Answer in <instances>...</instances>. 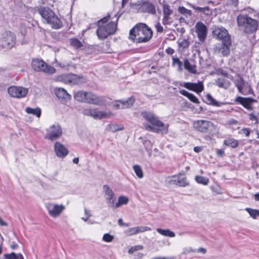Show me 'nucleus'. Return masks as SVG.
<instances>
[{"instance_id": "obj_64", "label": "nucleus", "mask_w": 259, "mask_h": 259, "mask_svg": "<svg viewBox=\"0 0 259 259\" xmlns=\"http://www.w3.org/2000/svg\"><path fill=\"white\" fill-rule=\"evenodd\" d=\"M152 259H172V258L170 257L157 256V257H155Z\"/></svg>"}, {"instance_id": "obj_40", "label": "nucleus", "mask_w": 259, "mask_h": 259, "mask_svg": "<svg viewBox=\"0 0 259 259\" xmlns=\"http://www.w3.org/2000/svg\"><path fill=\"white\" fill-rule=\"evenodd\" d=\"M206 99L207 100L208 104L215 106H220L221 105V102L216 101L209 94L206 95Z\"/></svg>"}, {"instance_id": "obj_17", "label": "nucleus", "mask_w": 259, "mask_h": 259, "mask_svg": "<svg viewBox=\"0 0 259 259\" xmlns=\"http://www.w3.org/2000/svg\"><path fill=\"white\" fill-rule=\"evenodd\" d=\"M85 103L97 105H104L105 104V98L102 97H98L91 92H86Z\"/></svg>"}, {"instance_id": "obj_1", "label": "nucleus", "mask_w": 259, "mask_h": 259, "mask_svg": "<svg viewBox=\"0 0 259 259\" xmlns=\"http://www.w3.org/2000/svg\"><path fill=\"white\" fill-rule=\"evenodd\" d=\"M120 16L118 13L112 12L98 21L96 33L99 39H104L115 33Z\"/></svg>"}, {"instance_id": "obj_33", "label": "nucleus", "mask_w": 259, "mask_h": 259, "mask_svg": "<svg viewBox=\"0 0 259 259\" xmlns=\"http://www.w3.org/2000/svg\"><path fill=\"white\" fill-rule=\"evenodd\" d=\"M124 126L122 124H110L107 127V130L111 132H116L118 131H121L123 129Z\"/></svg>"}, {"instance_id": "obj_56", "label": "nucleus", "mask_w": 259, "mask_h": 259, "mask_svg": "<svg viewBox=\"0 0 259 259\" xmlns=\"http://www.w3.org/2000/svg\"><path fill=\"white\" fill-rule=\"evenodd\" d=\"M180 93L181 95H182L185 97H188L189 96V95H190V93L188 92L187 91H186L184 90H181L180 91Z\"/></svg>"}, {"instance_id": "obj_59", "label": "nucleus", "mask_w": 259, "mask_h": 259, "mask_svg": "<svg viewBox=\"0 0 259 259\" xmlns=\"http://www.w3.org/2000/svg\"><path fill=\"white\" fill-rule=\"evenodd\" d=\"M202 253V254H205L206 252V249L203 247H200L198 249L196 250V252Z\"/></svg>"}, {"instance_id": "obj_52", "label": "nucleus", "mask_w": 259, "mask_h": 259, "mask_svg": "<svg viewBox=\"0 0 259 259\" xmlns=\"http://www.w3.org/2000/svg\"><path fill=\"white\" fill-rule=\"evenodd\" d=\"M190 101L195 103H199L198 99L192 94L190 93L187 97Z\"/></svg>"}, {"instance_id": "obj_34", "label": "nucleus", "mask_w": 259, "mask_h": 259, "mask_svg": "<svg viewBox=\"0 0 259 259\" xmlns=\"http://www.w3.org/2000/svg\"><path fill=\"white\" fill-rule=\"evenodd\" d=\"M224 144L229 147L235 148L238 146V141L233 138H227L224 141Z\"/></svg>"}, {"instance_id": "obj_29", "label": "nucleus", "mask_w": 259, "mask_h": 259, "mask_svg": "<svg viewBox=\"0 0 259 259\" xmlns=\"http://www.w3.org/2000/svg\"><path fill=\"white\" fill-rule=\"evenodd\" d=\"M142 9L144 12H146L151 14L155 13V8L154 6L149 2L145 3L142 6Z\"/></svg>"}, {"instance_id": "obj_62", "label": "nucleus", "mask_w": 259, "mask_h": 259, "mask_svg": "<svg viewBox=\"0 0 259 259\" xmlns=\"http://www.w3.org/2000/svg\"><path fill=\"white\" fill-rule=\"evenodd\" d=\"M203 148L202 147L196 146L194 147V151L196 153H199L202 150Z\"/></svg>"}, {"instance_id": "obj_39", "label": "nucleus", "mask_w": 259, "mask_h": 259, "mask_svg": "<svg viewBox=\"0 0 259 259\" xmlns=\"http://www.w3.org/2000/svg\"><path fill=\"white\" fill-rule=\"evenodd\" d=\"M245 210L249 213L250 217L253 219H257L259 217V210L254 209L251 208H246Z\"/></svg>"}, {"instance_id": "obj_26", "label": "nucleus", "mask_w": 259, "mask_h": 259, "mask_svg": "<svg viewBox=\"0 0 259 259\" xmlns=\"http://www.w3.org/2000/svg\"><path fill=\"white\" fill-rule=\"evenodd\" d=\"M56 96L60 99L68 100L71 99V96L63 88H57L55 90Z\"/></svg>"}, {"instance_id": "obj_43", "label": "nucleus", "mask_w": 259, "mask_h": 259, "mask_svg": "<svg viewBox=\"0 0 259 259\" xmlns=\"http://www.w3.org/2000/svg\"><path fill=\"white\" fill-rule=\"evenodd\" d=\"M178 11L186 17H189L191 15V11L186 9L184 7H179L178 8Z\"/></svg>"}, {"instance_id": "obj_11", "label": "nucleus", "mask_w": 259, "mask_h": 259, "mask_svg": "<svg viewBox=\"0 0 259 259\" xmlns=\"http://www.w3.org/2000/svg\"><path fill=\"white\" fill-rule=\"evenodd\" d=\"M212 35L215 38L222 40V42L231 40L227 30L223 27L215 28L212 31Z\"/></svg>"}, {"instance_id": "obj_35", "label": "nucleus", "mask_w": 259, "mask_h": 259, "mask_svg": "<svg viewBox=\"0 0 259 259\" xmlns=\"http://www.w3.org/2000/svg\"><path fill=\"white\" fill-rule=\"evenodd\" d=\"M184 66L185 68L192 73L196 72V66L191 64L188 60H185L184 61Z\"/></svg>"}, {"instance_id": "obj_5", "label": "nucleus", "mask_w": 259, "mask_h": 259, "mask_svg": "<svg viewBox=\"0 0 259 259\" xmlns=\"http://www.w3.org/2000/svg\"><path fill=\"white\" fill-rule=\"evenodd\" d=\"M193 127L201 133L211 134L216 130V126L212 122L204 119L194 121Z\"/></svg>"}, {"instance_id": "obj_12", "label": "nucleus", "mask_w": 259, "mask_h": 259, "mask_svg": "<svg viewBox=\"0 0 259 259\" xmlns=\"http://www.w3.org/2000/svg\"><path fill=\"white\" fill-rule=\"evenodd\" d=\"M170 184L176 185L179 187H186L189 185V182L185 177V174L180 173L178 175L172 176L168 178Z\"/></svg>"}, {"instance_id": "obj_51", "label": "nucleus", "mask_w": 259, "mask_h": 259, "mask_svg": "<svg viewBox=\"0 0 259 259\" xmlns=\"http://www.w3.org/2000/svg\"><path fill=\"white\" fill-rule=\"evenodd\" d=\"M196 252V249H193L191 247H185L183 248V253L186 254L191 252Z\"/></svg>"}, {"instance_id": "obj_63", "label": "nucleus", "mask_w": 259, "mask_h": 259, "mask_svg": "<svg viewBox=\"0 0 259 259\" xmlns=\"http://www.w3.org/2000/svg\"><path fill=\"white\" fill-rule=\"evenodd\" d=\"M84 213L86 217H91L92 216L91 212L90 210H88L87 209H84Z\"/></svg>"}, {"instance_id": "obj_60", "label": "nucleus", "mask_w": 259, "mask_h": 259, "mask_svg": "<svg viewBox=\"0 0 259 259\" xmlns=\"http://www.w3.org/2000/svg\"><path fill=\"white\" fill-rule=\"evenodd\" d=\"M118 223L119 225L120 226H124L125 227L128 226V225L127 224H125V223H123L122 219H119L118 220Z\"/></svg>"}, {"instance_id": "obj_57", "label": "nucleus", "mask_w": 259, "mask_h": 259, "mask_svg": "<svg viewBox=\"0 0 259 259\" xmlns=\"http://www.w3.org/2000/svg\"><path fill=\"white\" fill-rule=\"evenodd\" d=\"M242 131L243 134L244 135H245V136L246 137L249 136V135L250 134V131L248 128H243V129H242Z\"/></svg>"}, {"instance_id": "obj_15", "label": "nucleus", "mask_w": 259, "mask_h": 259, "mask_svg": "<svg viewBox=\"0 0 259 259\" xmlns=\"http://www.w3.org/2000/svg\"><path fill=\"white\" fill-rule=\"evenodd\" d=\"M141 114L145 120L156 127L163 126L164 125V124L159 119V118L153 113L144 111L142 112Z\"/></svg>"}, {"instance_id": "obj_48", "label": "nucleus", "mask_w": 259, "mask_h": 259, "mask_svg": "<svg viewBox=\"0 0 259 259\" xmlns=\"http://www.w3.org/2000/svg\"><path fill=\"white\" fill-rule=\"evenodd\" d=\"M114 109H123V106L122 105L121 100L115 101L113 105Z\"/></svg>"}, {"instance_id": "obj_61", "label": "nucleus", "mask_w": 259, "mask_h": 259, "mask_svg": "<svg viewBox=\"0 0 259 259\" xmlns=\"http://www.w3.org/2000/svg\"><path fill=\"white\" fill-rule=\"evenodd\" d=\"M221 74L222 75H223L224 76L227 77V78H230V79H232V76H230V75L228 74V73L227 72L225 71H221Z\"/></svg>"}, {"instance_id": "obj_21", "label": "nucleus", "mask_w": 259, "mask_h": 259, "mask_svg": "<svg viewBox=\"0 0 259 259\" xmlns=\"http://www.w3.org/2000/svg\"><path fill=\"white\" fill-rule=\"evenodd\" d=\"M183 86L186 89L197 93L202 92L204 90L202 81H198L197 83L185 82Z\"/></svg>"}, {"instance_id": "obj_46", "label": "nucleus", "mask_w": 259, "mask_h": 259, "mask_svg": "<svg viewBox=\"0 0 259 259\" xmlns=\"http://www.w3.org/2000/svg\"><path fill=\"white\" fill-rule=\"evenodd\" d=\"M70 44L76 48H79L81 46V42L77 39H71L70 40Z\"/></svg>"}, {"instance_id": "obj_13", "label": "nucleus", "mask_w": 259, "mask_h": 259, "mask_svg": "<svg viewBox=\"0 0 259 259\" xmlns=\"http://www.w3.org/2000/svg\"><path fill=\"white\" fill-rule=\"evenodd\" d=\"M103 192L108 206L114 209L116 199L113 191L108 185H104Z\"/></svg>"}, {"instance_id": "obj_8", "label": "nucleus", "mask_w": 259, "mask_h": 259, "mask_svg": "<svg viewBox=\"0 0 259 259\" xmlns=\"http://www.w3.org/2000/svg\"><path fill=\"white\" fill-rule=\"evenodd\" d=\"M56 80L65 83L72 84H79L84 81V79L82 76H79L73 74H63L58 75L56 77Z\"/></svg>"}, {"instance_id": "obj_38", "label": "nucleus", "mask_w": 259, "mask_h": 259, "mask_svg": "<svg viewBox=\"0 0 259 259\" xmlns=\"http://www.w3.org/2000/svg\"><path fill=\"white\" fill-rule=\"evenodd\" d=\"M85 93L83 91L77 92L74 94V97L76 100L85 103Z\"/></svg>"}, {"instance_id": "obj_4", "label": "nucleus", "mask_w": 259, "mask_h": 259, "mask_svg": "<svg viewBox=\"0 0 259 259\" xmlns=\"http://www.w3.org/2000/svg\"><path fill=\"white\" fill-rule=\"evenodd\" d=\"M237 24L246 33H251L255 31L258 27V21L247 15L240 14L237 17Z\"/></svg>"}, {"instance_id": "obj_2", "label": "nucleus", "mask_w": 259, "mask_h": 259, "mask_svg": "<svg viewBox=\"0 0 259 259\" xmlns=\"http://www.w3.org/2000/svg\"><path fill=\"white\" fill-rule=\"evenodd\" d=\"M153 31L146 24L139 23L130 31L129 38L137 43L147 42L152 38Z\"/></svg>"}, {"instance_id": "obj_47", "label": "nucleus", "mask_w": 259, "mask_h": 259, "mask_svg": "<svg viewBox=\"0 0 259 259\" xmlns=\"http://www.w3.org/2000/svg\"><path fill=\"white\" fill-rule=\"evenodd\" d=\"M172 64L177 65L178 67V69L180 71H182V63L180 61V60L178 58H172Z\"/></svg>"}, {"instance_id": "obj_20", "label": "nucleus", "mask_w": 259, "mask_h": 259, "mask_svg": "<svg viewBox=\"0 0 259 259\" xmlns=\"http://www.w3.org/2000/svg\"><path fill=\"white\" fill-rule=\"evenodd\" d=\"M235 101L241 104L244 108L248 110H252L253 104L256 102V101L253 99L242 97H237Z\"/></svg>"}, {"instance_id": "obj_55", "label": "nucleus", "mask_w": 259, "mask_h": 259, "mask_svg": "<svg viewBox=\"0 0 259 259\" xmlns=\"http://www.w3.org/2000/svg\"><path fill=\"white\" fill-rule=\"evenodd\" d=\"M18 244L14 241L12 242L10 247L12 249L15 250L18 248Z\"/></svg>"}, {"instance_id": "obj_42", "label": "nucleus", "mask_w": 259, "mask_h": 259, "mask_svg": "<svg viewBox=\"0 0 259 259\" xmlns=\"http://www.w3.org/2000/svg\"><path fill=\"white\" fill-rule=\"evenodd\" d=\"M195 180L198 183L204 185H207L209 182V179L208 178L200 176H196Z\"/></svg>"}, {"instance_id": "obj_3", "label": "nucleus", "mask_w": 259, "mask_h": 259, "mask_svg": "<svg viewBox=\"0 0 259 259\" xmlns=\"http://www.w3.org/2000/svg\"><path fill=\"white\" fill-rule=\"evenodd\" d=\"M38 12L44 22L50 24L53 28L59 29L62 27L63 24L61 20L50 8L40 7L38 9Z\"/></svg>"}, {"instance_id": "obj_22", "label": "nucleus", "mask_w": 259, "mask_h": 259, "mask_svg": "<svg viewBox=\"0 0 259 259\" xmlns=\"http://www.w3.org/2000/svg\"><path fill=\"white\" fill-rule=\"evenodd\" d=\"M151 229L146 226H137L135 227L130 228L124 231V233L128 236H132L140 233L144 232L145 231H150Z\"/></svg>"}, {"instance_id": "obj_41", "label": "nucleus", "mask_w": 259, "mask_h": 259, "mask_svg": "<svg viewBox=\"0 0 259 259\" xmlns=\"http://www.w3.org/2000/svg\"><path fill=\"white\" fill-rule=\"evenodd\" d=\"M133 169L136 173L137 176L139 179L143 178L144 175L141 167L139 165H135L133 166Z\"/></svg>"}, {"instance_id": "obj_30", "label": "nucleus", "mask_w": 259, "mask_h": 259, "mask_svg": "<svg viewBox=\"0 0 259 259\" xmlns=\"http://www.w3.org/2000/svg\"><path fill=\"white\" fill-rule=\"evenodd\" d=\"M234 83L237 88L238 91L240 93H242L245 84L243 78L238 75L237 78L234 80Z\"/></svg>"}, {"instance_id": "obj_23", "label": "nucleus", "mask_w": 259, "mask_h": 259, "mask_svg": "<svg viewBox=\"0 0 259 259\" xmlns=\"http://www.w3.org/2000/svg\"><path fill=\"white\" fill-rule=\"evenodd\" d=\"M144 126L146 130L153 131L157 133L166 134L168 132V125H164L161 127H154L148 124H144Z\"/></svg>"}, {"instance_id": "obj_54", "label": "nucleus", "mask_w": 259, "mask_h": 259, "mask_svg": "<svg viewBox=\"0 0 259 259\" xmlns=\"http://www.w3.org/2000/svg\"><path fill=\"white\" fill-rule=\"evenodd\" d=\"M155 28L157 32L161 33L163 31V28L162 25L160 24L159 22H158L156 24Z\"/></svg>"}, {"instance_id": "obj_32", "label": "nucleus", "mask_w": 259, "mask_h": 259, "mask_svg": "<svg viewBox=\"0 0 259 259\" xmlns=\"http://www.w3.org/2000/svg\"><path fill=\"white\" fill-rule=\"evenodd\" d=\"M25 111L27 113L35 115L37 117H39L41 114V110L38 107L32 108L27 107L25 108Z\"/></svg>"}, {"instance_id": "obj_50", "label": "nucleus", "mask_w": 259, "mask_h": 259, "mask_svg": "<svg viewBox=\"0 0 259 259\" xmlns=\"http://www.w3.org/2000/svg\"><path fill=\"white\" fill-rule=\"evenodd\" d=\"M198 10L199 12H203L206 15H209L210 14V11L208 7H199Z\"/></svg>"}, {"instance_id": "obj_14", "label": "nucleus", "mask_w": 259, "mask_h": 259, "mask_svg": "<svg viewBox=\"0 0 259 259\" xmlns=\"http://www.w3.org/2000/svg\"><path fill=\"white\" fill-rule=\"evenodd\" d=\"M9 94L14 98H20L26 96L28 89L22 87L12 86L8 89Z\"/></svg>"}, {"instance_id": "obj_16", "label": "nucleus", "mask_w": 259, "mask_h": 259, "mask_svg": "<svg viewBox=\"0 0 259 259\" xmlns=\"http://www.w3.org/2000/svg\"><path fill=\"white\" fill-rule=\"evenodd\" d=\"M231 44V40L222 42L221 44L216 45L214 48V52L215 53L221 54L223 56H227L230 54Z\"/></svg>"}, {"instance_id": "obj_36", "label": "nucleus", "mask_w": 259, "mask_h": 259, "mask_svg": "<svg viewBox=\"0 0 259 259\" xmlns=\"http://www.w3.org/2000/svg\"><path fill=\"white\" fill-rule=\"evenodd\" d=\"M135 101V99L134 97H131L128 98L126 100H122V105L123 109L130 108L131 107Z\"/></svg>"}, {"instance_id": "obj_24", "label": "nucleus", "mask_w": 259, "mask_h": 259, "mask_svg": "<svg viewBox=\"0 0 259 259\" xmlns=\"http://www.w3.org/2000/svg\"><path fill=\"white\" fill-rule=\"evenodd\" d=\"M111 116H112V114L109 111H100L94 109L93 118L96 119H102L104 118H109Z\"/></svg>"}, {"instance_id": "obj_31", "label": "nucleus", "mask_w": 259, "mask_h": 259, "mask_svg": "<svg viewBox=\"0 0 259 259\" xmlns=\"http://www.w3.org/2000/svg\"><path fill=\"white\" fill-rule=\"evenodd\" d=\"M156 231L160 235L166 237H174L176 236L175 233L169 229L157 228Z\"/></svg>"}, {"instance_id": "obj_28", "label": "nucleus", "mask_w": 259, "mask_h": 259, "mask_svg": "<svg viewBox=\"0 0 259 259\" xmlns=\"http://www.w3.org/2000/svg\"><path fill=\"white\" fill-rule=\"evenodd\" d=\"M128 201L129 199L127 197L123 195L119 196L117 202H115V204H114L113 209L118 208L122 205L127 204Z\"/></svg>"}, {"instance_id": "obj_27", "label": "nucleus", "mask_w": 259, "mask_h": 259, "mask_svg": "<svg viewBox=\"0 0 259 259\" xmlns=\"http://www.w3.org/2000/svg\"><path fill=\"white\" fill-rule=\"evenodd\" d=\"M217 85L220 88L225 89H228L230 85V82L224 77H220L215 80Z\"/></svg>"}, {"instance_id": "obj_19", "label": "nucleus", "mask_w": 259, "mask_h": 259, "mask_svg": "<svg viewBox=\"0 0 259 259\" xmlns=\"http://www.w3.org/2000/svg\"><path fill=\"white\" fill-rule=\"evenodd\" d=\"M54 151L56 156L61 158H65L69 153L68 149L59 142L55 143Z\"/></svg>"}, {"instance_id": "obj_58", "label": "nucleus", "mask_w": 259, "mask_h": 259, "mask_svg": "<svg viewBox=\"0 0 259 259\" xmlns=\"http://www.w3.org/2000/svg\"><path fill=\"white\" fill-rule=\"evenodd\" d=\"M165 52L168 55H172L175 53L174 50L171 48H168L166 49Z\"/></svg>"}, {"instance_id": "obj_49", "label": "nucleus", "mask_w": 259, "mask_h": 259, "mask_svg": "<svg viewBox=\"0 0 259 259\" xmlns=\"http://www.w3.org/2000/svg\"><path fill=\"white\" fill-rule=\"evenodd\" d=\"M94 109H85L82 111L83 115L86 116H90L93 117Z\"/></svg>"}, {"instance_id": "obj_10", "label": "nucleus", "mask_w": 259, "mask_h": 259, "mask_svg": "<svg viewBox=\"0 0 259 259\" xmlns=\"http://www.w3.org/2000/svg\"><path fill=\"white\" fill-rule=\"evenodd\" d=\"M45 206L49 215L54 218L58 217L65 208L64 205L53 202L47 203Z\"/></svg>"}, {"instance_id": "obj_9", "label": "nucleus", "mask_w": 259, "mask_h": 259, "mask_svg": "<svg viewBox=\"0 0 259 259\" xmlns=\"http://www.w3.org/2000/svg\"><path fill=\"white\" fill-rule=\"evenodd\" d=\"M16 37L13 33L7 31L3 33L1 38V45L6 49H11L15 44Z\"/></svg>"}, {"instance_id": "obj_25", "label": "nucleus", "mask_w": 259, "mask_h": 259, "mask_svg": "<svg viewBox=\"0 0 259 259\" xmlns=\"http://www.w3.org/2000/svg\"><path fill=\"white\" fill-rule=\"evenodd\" d=\"M163 18L162 19V23L164 25H167L170 23V16L172 13V10H170L169 6L168 5H164L163 7Z\"/></svg>"}, {"instance_id": "obj_44", "label": "nucleus", "mask_w": 259, "mask_h": 259, "mask_svg": "<svg viewBox=\"0 0 259 259\" xmlns=\"http://www.w3.org/2000/svg\"><path fill=\"white\" fill-rule=\"evenodd\" d=\"M114 238L113 235L109 233L104 234L103 236L102 240L105 242H111Z\"/></svg>"}, {"instance_id": "obj_45", "label": "nucleus", "mask_w": 259, "mask_h": 259, "mask_svg": "<svg viewBox=\"0 0 259 259\" xmlns=\"http://www.w3.org/2000/svg\"><path fill=\"white\" fill-rule=\"evenodd\" d=\"M143 248H144V246L143 245H138L134 246L132 247L128 250V252L130 254H132V253H134V252H135L136 251H138V250H140L143 249Z\"/></svg>"}, {"instance_id": "obj_37", "label": "nucleus", "mask_w": 259, "mask_h": 259, "mask_svg": "<svg viewBox=\"0 0 259 259\" xmlns=\"http://www.w3.org/2000/svg\"><path fill=\"white\" fill-rule=\"evenodd\" d=\"M4 257L5 259H24L23 256L21 253H16L14 252L9 254H5Z\"/></svg>"}, {"instance_id": "obj_18", "label": "nucleus", "mask_w": 259, "mask_h": 259, "mask_svg": "<svg viewBox=\"0 0 259 259\" xmlns=\"http://www.w3.org/2000/svg\"><path fill=\"white\" fill-rule=\"evenodd\" d=\"M195 28L198 39L201 42H204L206 39L207 34L206 26L202 22H197L196 23Z\"/></svg>"}, {"instance_id": "obj_7", "label": "nucleus", "mask_w": 259, "mask_h": 259, "mask_svg": "<svg viewBox=\"0 0 259 259\" xmlns=\"http://www.w3.org/2000/svg\"><path fill=\"white\" fill-rule=\"evenodd\" d=\"M32 67L36 71H41L48 74H53L56 69L47 64L44 61L39 59H33L32 61Z\"/></svg>"}, {"instance_id": "obj_6", "label": "nucleus", "mask_w": 259, "mask_h": 259, "mask_svg": "<svg viewBox=\"0 0 259 259\" xmlns=\"http://www.w3.org/2000/svg\"><path fill=\"white\" fill-rule=\"evenodd\" d=\"M46 134L44 139L54 141L59 139L62 135V128L59 124H54L46 129Z\"/></svg>"}, {"instance_id": "obj_53", "label": "nucleus", "mask_w": 259, "mask_h": 259, "mask_svg": "<svg viewBox=\"0 0 259 259\" xmlns=\"http://www.w3.org/2000/svg\"><path fill=\"white\" fill-rule=\"evenodd\" d=\"M189 45V41L186 39H184L183 40H182L181 41V42L180 43V46L184 48V49H185V48H187L188 47Z\"/></svg>"}]
</instances>
